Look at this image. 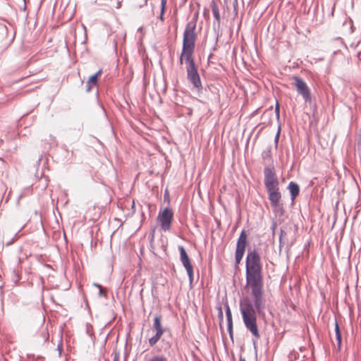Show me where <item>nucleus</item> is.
Segmentation results:
<instances>
[{
  "label": "nucleus",
  "instance_id": "11",
  "mask_svg": "<svg viewBox=\"0 0 361 361\" xmlns=\"http://www.w3.org/2000/svg\"><path fill=\"white\" fill-rule=\"evenodd\" d=\"M102 69H99L95 74L89 78L88 80L87 81V90L88 92L90 91L92 87L97 84L98 78L102 75Z\"/></svg>",
  "mask_w": 361,
  "mask_h": 361
},
{
  "label": "nucleus",
  "instance_id": "8",
  "mask_svg": "<svg viewBox=\"0 0 361 361\" xmlns=\"http://www.w3.org/2000/svg\"><path fill=\"white\" fill-rule=\"evenodd\" d=\"M178 250L180 251V259L187 271L190 282L192 283L193 281V267L190 259L183 246H179Z\"/></svg>",
  "mask_w": 361,
  "mask_h": 361
},
{
  "label": "nucleus",
  "instance_id": "16",
  "mask_svg": "<svg viewBox=\"0 0 361 361\" xmlns=\"http://www.w3.org/2000/svg\"><path fill=\"white\" fill-rule=\"evenodd\" d=\"M162 335L163 334H161V332L159 331V333H156L155 336L150 338L149 339V343L150 346L154 345L158 342V341L160 339V338L161 337Z\"/></svg>",
  "mask_w": 361,
  "mask_h": 361
},
{
  "label": "nucleus",
  "instance_id": "20",
  "mask_svg": "<svg viewBox=\"0 0 361 361\" xmlns=\"http://www.w3.org/2000/svg\"><path fill=\"white\" fill-rule=\"evenodd\" d=\"M297 356H298V358L299 355H298V353H296V352H291L289 354V355H288L289 361H293V360H297Z\"/></svg>",
  "mask_w": 361,
  "mask_h": 361
},
{
  "label": "nucleus",
  "instance_id": "19",
  "mask_svg": "<svg viewBox=\"0 0 361 361\" xmlns=\"http://www.w3.org/2000/svg\"><path fill=\"white\" fill-rule=\"evenodd\" d=\"M148 361H169L168 359L162 355H156L152 357Z\"/></svg>",
  "mask_w": 361,
  "mask_h": 361
},
{
  "label": "nucleus",
  "instance_id": "15",
  "mask_svg": "<svg viewBox=\"0 0 361 361\" xmlns=\"http://www.w3.org/2000/svg\"><path fill=\"white\" fill-rule=\"evenodd\" d=\"M154 326L156 329V333L161 332V334H164V329L161 325L160 317H155Z\"/></svg>",
  "mask_w": 361,
  "mask_h": 361
},
{
  "label": "nucleus",
  "instance_id": "17",
  "mask_svg": "<svg viewBox=\"0 0 361 361\" xmlns=\"http://www.w3.org/2000/svg\"><path fill=\"white\" fill-rule=\"evenodd\" d=\"M227 330L229 333L230 337L233 338V321L232 317H227L226 319Z\"/></svg>",
  "mask_w": 361,
  "mask_h": 361
},
{
  "label": "nucleus",
  "instance_id": "26",
  "mask_svg": "<svg viewBox=\"0 0 361 361\" xmlns=\"http://www.w3.org/2000/svg\"><path fill=\"white\" fill-rule=\"evenodd\" d=\"M239 361H246L244 357H240Z\"/></svg>",
  "mask_w": 361,
  "mask_h": 361
},
{
  "label": "nucleus",
  "instance_id": "22",
  "mask_svg": "<svg viewBox=\"0 0 361 361\" xmlns=\"http://www.w3.org/2000/svg\"><path fill=\"white\" fill-rule=\"evenodd\" d=\"M275 111H276V116L279 118V104L278 102L276 103V105Z\"/></svg>",
  "mask_w": 361,
  "mask_h": 361
},
{
  "label": "nucleus",
  "instance_id": "9",
  "mask_svg": "<svg viewBox=\"0 0 361 361\" xmlns=\"http://www.w3.org/2000/svg\"><path fill=\"white\" fill-rule=\"evenodd\" d=\"M246 327L251 331L252 335L256 338L259 337L258 329L257 326L256 317H243Z\"/></svg>",
  "mask_w": 361,
  "mask_h": 361
},
{
  "label": "nucleus",
  "instance_id": "25",
  "mask_svg": "<svg viewBox=\"0 0 361 361\" xmlns=\"http://www.w3.org/2000/svg\"><path fill=\"white\" fill-rule=\"evenodd\" d=\"M227 316H231V312L228 309L227 310Z\"/></svg>",
  "mask_w": 361,
  "mask_h": 361
},
{
  "label": "nucleus",
  "instance_id": "21",
  "mask_svg": "<svg viewBox=\"0 0 361 361\" xmlns=\"http://www.w3.org/2000/svg\"><path fill=\"white\" fill-rule=\"evenodd\" d=\"M126 32H124L123 30H122L120 36H117V39L119 41V42H124L125 41V38H126Z\"/></svg>",
  "mask_w": 361,
  "mask_h": 361
},
{
  "label": "nucleus",
  "instance_id": "5",
  "mask_svg": "<svg viewBox=\"0 0 361 361\" xmlns=\"http://www.w3.org/2000/svg\"><path fill=\"white\" fill-rule=\"evenodd\" d=\"M264 185L267 190L279 189V180L274 169L273 168L266 167L264 171Z\"/></svg>",
  "mask_w": 361,
  "mask_h": 361
},
{
  "label": "nucleus",
  "instance_id": "14",
  "mask_svg": "<svg viewBox=\"0 0 361 361\" xmlns=\"http://www.w3.org/2000/svg\"><path fill=\"white\" fill-rule=\"evenodd\" d=\"M211 7H212V11L214 17L219 23L221 20V17H220L219 7H218L215 1H212V4H211Z\"/></svg>",
  "mask_w": 361,
  "mask_h": 361
},
{
  "label": "nucleus",
  "instance_id": "7",
  "mask_svg": "<svg viewBox=\"0 0 361 361\" xmlns=\"http://www.w3.org/2000/svg\"><path fill=\"white\" fill-rule=\"evenodd\" d=\"M294 85L298 92L301 94L302 98L307 102L311 100L310 91L307 84L301 78L293 76Z\"/></svg>",
  "mask_w": 361,
  "mask_h": 361
},
{
  "label": "nucleus",
  "instance_id": "12",
  "mask_svg": "<svg viewBox=\"0 0 361 361\" xmlns=\"http://www.w3.org/2000/svg\"><path fill=\"white\" fill-rule=\"evenodd\" d=\"M288 190L290 191L291 199L294 200L297 196H298L300 192L299 185L294 182H290L288 185Z\"/></svg>",
  "mask_w": 361,
  "mask_h": 361
},
{
  "label": "nucleus",
  "instance_id": "10",
  "mask_svg": "<svg viewBox=\"0 0 361 361\" xmlns=\"http://www.w3.org/2000/svg\"><path fill=\"white\" fill-rule=\"evenodd\" d=\"M267 192L269 195V200H270L271 207H276L281 198V192H279V188L276 190H267Z\"/></svg>",
  "mask_w": 361,
  "mask_h": 361
},
{
  "label": "nucleus",
  "instance_id": "1",
  "mask_svg": "<svg viewBox=\"0 0 361 361\" xmlns=\"http://www.w3.org/2000/svg\"><path fill=\"white\" fill-rule=\"evenodd\" d=\"M196 22L190 20L186 25L183 39V47L180 56V63L182 64L183 60L188 63L187 66L188 79L197 89H200L202 83L200 78L195 66L193 54L195 51L197 34L195 33Z\"/></svg>",
  "mask_w": 361,
  "mask_h": 361
},
{
  "label": "nucleus",
  "instance_id": "3",
  "mask_svg": "<svg viewBox=\"0 0 361 361\" xmlns=\"http://www.w3.org/2000/svg\"><path fill=\"white\" fill-rule=\"evenodd\" d=\"M262 293L263 290L261 292L260 296L257 298L255 295H252L254 298V304L251 302L248 299H245L240 304L241 312L243 316H256L257 314H264L261 310V305L262 302Z\"/></svg>",
  "mask_w": 361,
  "mask_h": 361
},
{
  "label": "nucleus",
  "instance_id": "2",
  "mask_svg": "<svg viewBox=\"0 0 361 361\" xmlns=\"http://www.w3.org/2000/svg\"><path fill=\"white\" fill-rule=\"evenodd\" d=\"M246 286L257 298L263 289L262 264L256 250L248 252L246 257Z\"/></svg>",
  "mask_w": 361,
  "mask_h": 361
},
{
  "label": "nucleus",
  "instance_id": "13",
  "mask_svg": "<svg viewBox=\"0 0 361 361\" xmlns=\"http://www.w3.org/2000/svg\"><path fill=\"white\" fill-rule=\"evenodd\" d=\"M335 331H336V341L337 345V350H340L342 344L341 334L339 329L338 322L335 321Z\"/></svg>",
  "mask_w": 361,
  "mask_h": 361
},
{
  "label": "nucleus",
  "instance_id": "4",
  "mask_svg": "<svg viewBox=\"0 0 361 361\" xmlns=\"http://www.w3.org/2000/svg\"><path fill=\"white\" fill-rule=\"evenodd\" d=\"M173 219V212L170 208L161 210L157 216V221L164 231H170Z\"/></svg>",
  "mask_w": 361,
  "mask_h": 361
},
{
  "label": "nucleus",
  "instance_id": "23",
  "mask_svg": "<svg viewBox=\"0 0 361 361\" xmlns=\"http://www.w3.org/2000/svg\"><path fill=\"white\" fill-rule=\"evenodd\" d=\"M298 361H312L310 359H307V358H305L304 357H298Z\"/></svg>",
  "mask_w": 361,
  "mask_h": 361
},
{
  "label": "nucleus",
  "instance_id": "18",
  "mask_svg": "<svg viewBox=\"0 0 361 361\" xmlns=\"http://www.w3.org/2000/svg\"><path fill=\"white\" fill-rule=\"evenodd\" d=\"M166 0H161V13L159 18L164 21V14L166 10Z\"/></svg>",
  "mask_w": 361,
  "mask_h": 361
},
{
  "label": "nucleus",
  "instance_id": "6",
  "mask_svg": "<svg viewBox=\"0 0 361 361\" xmlns=\"http://www.w3.org/2000/svg\"><path fill=\"white\" fill-rule=\"evenodd\" d=\"M247 245V235L245 231H243L237 242V246L235 254L236 265L239 264L243 259Z\"/></svg>",
  "mask_w": 361,
  "mask_h": 361
},
{
  "label": "nucleus",
  "instance_id": "24",
  "mask_svg": "<svg viewBox=\"0 0 361 361\" xmlns=\"http://www.w3.org/2000/svg\"><path fill=\"white\" fill-rule=\"evenodd\" d=\"M220 327L221 329H223V326H222V323H223V317L221 318V320H220Z\"/></svg>",
  "mask_w": 361,
  "mask_h": 361
}]
</instances>
